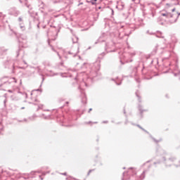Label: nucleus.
Wrapping results in <instances>:
<instances>
[{
	"mask_svg": "<svg viewBox=\"0 0 180 180\" xmlns=\"http://www.w3.org/2000/svg\"><path fill=\"white\" fill-rule=\"evenodd\" d=\"M94 66L96 67V69L94 70H92L90 72V75L89 77H87L86 81H85V79H83V81L86 85V86H88V85L89 84H92L93 81H94V78H95L96 77H98V75H99V70H101V63L100 62H96L94 63Z\"/></svg>",
	"mask_w": 180,
	"mask_h": 180,
	"instance_id": "f257e3e1",
	"label": "nucleus"
},
{
	"mask_svg": "<svg viewBox=\"0 0 180 180\" xmlns=\"http://www.w3.org/2000/svg\"><path fill=\"white\" fill-rule=\"evenodd\" d=\"M3 64L5 68L11 70L12 74H15V70H16V67H15V61L13 60L11 58L7 59L4 62Z\"/></svg>",
	"mask_w": 180,
	"mask_h": 180,
	"instance_id": "f03ea898",
	"label": "nucleus"
},
{
	"mask_svg": "<svg viewBox=\"0 0 180 180\" xmlns=\"http://www.w3.org/2000/svg\"><path fill=\"white\" fill-rule=\"evenodd\" d=\"M163 160L165 161V164L166 167H171L175 162L176 160V158L175 157H170L168 159H165V158H163Z\"/></svg>",
	"mask_w": 180,
	"mask_h": 180,
	"instance_id": "7ed1b4c3",
	"label": "nucleus"
},
{
	"mask_svg": "<svg viewBox=\"0 0 180 180\" xmlns=\"http://www.w3.org/2000/svg\"><path fill=\"white\" fill-rule=\"evenodd\" d=\"M115 46V43L113 41L105 42V51L106 53H113V50H110L112 47Z\"/></svg>",
	"mask_w": 180,
	"mask_h": 180,
	"instance_id": "20e7f679",
	"label": "nucleus"
},
{
	"mask_svg": "<svg viewBox=\"0 0 180 180\" xmlns=\"http://www.w3.org/2000/svg\"><path fill=\"white\" fill-rule=\"evenodd\" d=\"M8 15H11V16L18 17L19 15H20V11H19V10L16 9L15 8H11L8 11Z\"/></svg>",
	"mask_w": 180,
	"mask_h": 180,
	"instance_id": "39448f33",
	"label": "nucleus"
},
{
	"mask_svg": "<svg viewBox=\"0 0 180 180\" xmlns=\"http://www.w3.org/2000/svg\"><path fill=\"white\" fill-rule=\"evenodd\" d=\"M78 89H79L82 96V103L83 105H85L86 103V95L85 94V92H84V90L81 89V86H78Z\"/></svg>",
	"mask_w": 180,
	"mask_h": 180,
	"instance_id": "423d86ee",
	"label": "nucleus"
},
{
	"mask_svg": "<svg viewBox=\"0 0 180 180\" xmlns=\"http://www.w3.org/2000/svg\"><path fill=\"white\" fill-rule=\"evenodd\" d=\"M106 41V34L103 33L101 37L98 39L97 41L95 42V44H98V43H103Z\"/></svg>",
	"mask_w": 180,
	"mask_h": 180,
	"instance_id": "0eeeda50",
	"label": "nucleus"
},
{
	"mask_svg": "<svg viewBox=\"0 0 180 180\" xmlns=\"http://www.w3.org/2000/svg\"><path fill=\"white\" fill-rule=\"evenodd\" d=\"M124 29H123V26L118 30V37L119 39H123L124 36H126V33L124 32Z\"/></svg>",
	"mask_w": 180,
	"mask_h": 180,
	"instance_id": "6e6552de",
	"label": "nucleus"
},
{
	"mask_svg": "<svg viewBox=\"0 0 180 180\" xmlns=\"http://www.w3.org/2000/svg\"><path fill=\"white\" fill-rule=\"evenodd\" d=\"M138 109H139V112L141 113V117H143V112H147V110H143V105H141V104L138 105Z\"/></svg>",
	"mask_w": 180,
	"mask_h": 180,
	"instance_id": "1a4fd4ad",
	"label": "nucleus"
},
{
	"mask_svg": "<svg viewBox=\"0 0 180 180\" xmlns=\"http://www.w3.org/2000/svg\"><path fill=\"white\" fill-rule=\"evenodd\" d=\"M137 75V67H134L132 69L131 77H136Z\"/></svg>",
	"mask_w": 180,
	"mask_h": 180,
	"instance_id": "9d476101",
	"label": "nucleus"
},
{
	"mask_svg": "<svg viewBox=\"0 0 180 180\" xmlns=\"http://www.w3.org/2000/svg\"><path fill=\"white\" fill-rule=\"evenodd\" d=\"M19 26H20V28L21 29V30L22 32L26 30V27L25 26V23L24 22H19Z\"/></svg>",
	"mask_w": 180,
	"mask_h": 180,
	"instance_id": "9b49d317",
	"label": "nucleus"
},
{
	"mask_svg": "<svg viewBox=\"0 0 180 180\" xmlns=\"http://www.w3.org/2000/svg\"><path fill=\"white\" fill-rule=\"evenodd\" d=\"M129 174H130L131 172V174H133L134 175H136V169H134V168L133 167H129V171H128Z\"/></svg>",
	"mask_w": 180,
	"mask_h": 180,
	"instance_id": "f8f14e48",
	"label": "nucleus"
},
{
	"mask_svg": "<svg viewBox=\"0 0 180 180\" xmlns=\"http://www.w3.org/2000/svg\"><path fill=\"white\" fill-rule=\"evenodd\" d=\"M179 15H180V13L178 14V15L176 17L174 20H169V23L171 24L176 23V22L178 20V18H179Z\"/></svg>",
	"mask_w": 180,
	"mask_h": 180,
	"instance_id": "ddd939ff",
	"label": "nucleus"
},
{
	"mask_svg": "<svg viewBox=\"0 0 180 180\" xmlns=\"http://www.w3.org/2000/svg\"><path fill=\"white\" fill-rule=\"evenodd\" d=\"M135 94L138 98V101H139V103H141V96H140V95H139V90H137Z\"/></svg>",
	"mask_w": 180,
	"mask_h": 180,
	"instance_id": "4468645a",
	"label": "nucleus"
},
{
	"mask_svg": "<svg viewBox=\"0 0 180 180\" xmlns=\"http://www.w3.org/2000/svg\"><path fill=\"white\" fill-rule=\"evenodd\" d=\"M48 72L49 73V77H54V75H58V73H53L52 70H48Z\"/></svg>",
	"mask_w": 180,
	"mask_h": 180,
	"instance_id": "2eb2a0df",
	"label": "nucleus"
},
{
	"mask_svg": "<svg viewBox=\"0 0 180 180\" xmlns=\"http://www.w3.org/2000/svg\"><path fill=\"white\" fill-rule=\"evenodd\" d=\"M150 139H152V140H153V141H155V143H160V141H162V139H159V140H157L155 139V138L153 137V136L150 135Z\"/></svg>",
	"mask_w": 180,
	"mask_h": 180,
	"instance_id": "dca6fc26",
	"label": "nucleus"
},
{
	"mask_svg": "<svg viewBox=\"0 0 180 180\" xmlns=\"http://www.w3.org/2000/svg\"><path fill=\"white\" fill-rule=\"evenodd\" d=\"M137 127L141 129V130H143V131H144L147 134H150V133L147 130H146L144 128L141 127V126H140L139 124H137Z\"/></svg>",
	"mask_w": 180,
	"mask_h": 180,
	"instance_id": "f3484780",
	"label": "nucleus"
},
{
	"mask_svg": "<svg viewBox=\"0 0 180 180\" xmlns=\"http://www.w3.org/2000/svg\"><path fill=\"white\" fill-rule=\"evenodd\" d=\"M158 50V46H155V48L153 49V51H152V54L154 56V54L157 53V51Z\"/></svg>",
	"mask_w": 180,
	"mask_h": 180,
	"instance_id": "a211bd4d",
	"label": "nucleus"
},
{
	"mask_svg": "<svg viewBox=\"0 0 180 180\" xmlns=\"http://www.w3.org/2000/svg\"><path fill=\"white\" fill-rule=\"evenodd\" d=\"M112 81H115L117 85H122V80H119V79L115 80V79H112Z\"/></svg>",
	"mask_w": 180,
	"mask_h": 180,
	"instance_id": "6ab92c4d",
	"label": "nucleus"
},
{
	"mask_svg": "<svg viewBox=\"0 0 180 180\" xmlns=\"http://www.w3.org/2000/svg\"><path fill=\"white\" fill-rule=\"evenodd\" d=\"M37 172H39L40 174V172L32 171L30 174H28V176H33V175H35Z\"/></svg>",
	"mask_w": 180,
	"mask_h": 180,
	"instance_id": "aec40b11",
	"label": "nucleus"
},
{
	"mask_svg": "<svg viewBox=\"0 0 180 180\" xmlns=\"http://www.w3.org/2000/svg\"><path fill=\"white\" fill-rule=\"evenodd\" d=\"M87 4H91V5H96V2L95 1V0H90L88 1L86 0Z\"/></svg>",
	"mask_w": 180,
	"mask_h": 180,
	"instance_id": "412c9836",
	"label": "nucleus"
},
{
	"mask_svg": "<svg viewBox=\"0 0 180 180\" xmlns=\"http://www.w3.org/2000/svg\"><path fill=\"white\" fill-rule=\"evenodd\" d=\"M167 19H171L172 18H174V14H172L170 13H167V15L166 17Z\"/></svg>",
	"mask_w": 180,
	"mask_h": 180,
	"instance_id": "4be33fe9",
	"label": "nucleus"
},
{
	"mask_svg": "<svg viewBox=\"0 0 180 180\" xmlns=\"http://www.w3.org/2000/svg\"><path fill=\"white\" fill-rule=\"evenodd\" d=\"M27 8L28 9H30V10L28 11V13H32V9H33V7H32V5H31V4H29V5L27 6Z\"/></svg>",
	"mask_w": 180,
	"mask_h": 180,
	"instance_id": "5701e85b",
	"label": "nucleus"
},
{
	"mask_svg": "<svg viewBox=\"0 0 180 180\" xmlns=\"http://www.w3.org/2000/svg\"><path fill=\"white\" fill-rule=\"evenodd\" d=\"M158 34H160V35L157 34L156 37H158L159 39H164V36H162V32H158Z\"/></svg>",
	"mask_w": 180,
	"mask_h": 180,
	"instance_id": "b1692460",
	"label": "nucleus"
},
{
	"mask_svg": "<svg viewBox=\"0 0 180 180\" xmlns=\"http://www.w3.org/2000/svg\"><path fill=\"white\" fill-rule=\"evenodd\" d=\"M78 37H75L74 38H72V43L75 44V43H78Z\"/></svg>",
	"mask_w": 180,
	"mask_h": 180,
	"instance_id": "393cba45",
	"label": "nucleus"
},
{
	"mask_svg": "<svg viewBox=\"0 0 180 180\" xmlns=\"http://www.w3.org/2000/svg\"><path fill=\"white\" fill-rule=\"evenodd\" d=\"M68 54H70V56H72V57H76V56H77V54L78 53V52L72 53V52H71V51H68Z\"/></svg>",
	"mask_w": 180,
	"mask_h": 180,
	"instance_id": "a878e982",
	"label": "nucleus"
},
{
	"mask_svg": "<svg viewBox=\"0 0 180 180\" xmlns=\"http://www.w3.org/2000/svg\"><path fill=\"white\" fill-rule=\"evenodd\" d=\"M146 171H143V173L140 175L139 178L140 179H143V178L146 177Z\"/></svg>",
	"mask_w": 180,
	"mask_h": 180,
	"instance_id": "bb28decb",
	"label": "nucleus"
},
{
	"mask_svg": "<svg viewBox=\"0 0 180 180\" xmlns=\"http://www.w3.org/2000/svg\"><path fill=\"white\" fill-rule=\"evenodd\" d=\"M96 123H98V122H92L91 121H89L88 122H84V124H96Z\"/></svg>",
	"mask_w": 180,
	"mask_h": 180,
	"instance_id": "cd10ccee",
	"label": "nucleus"
},
{
	"mask_svg": "<svg viewBox=\"0 0 180 180\" xmlns=\"http://www.w3.org/2000/svg\"><path fill=\"white\" fill-rule=\"evenodd\" d=\"M147 69H146V68H143V69H142V74H143V75H147Z\"/></svg>",
	"mask_w": 180,
	"mask_h": 180,
	"instance_id": "c85d7f7f",
	"label": "nucleus"
},
{
	"mask_svg": "<svg viewBox=\"0 0 180 180\" xmlns=\"http://www.w3.org/2000/svg\"><path fill=\"white\" fill-rule=\"evenodd\" d=\"M18 22H19V23H23V18L22 17H19Z\"/></svg>",
	"mask_w": 180,
	"mask_h": 180,
	"instance_id": "c756f323",
	"label": "nucleus"
},
{
	"mask_svg": "<svg viewBox=\"0 0 180 180\" xmlns=\"http://www.w3.org/2000/svg\"><path fill=\"white\" fill-rule=\"evenodd\" d=\"M61 2V0H53V4H60Z\"/></svg>",
	"mask_w": 180,
	"mask_h": 180,
	"instance_id": "7c9ffc66",
	"label": "nucleus"
},
{
	"mask_svg": "<svg viewBox=\"0 0 180 180\" xmlns=\"http://www.w3.org/2000/svg\"><path fill=\"white\" fill-rule=\"evenodd\" d=\"M20 48H19L17 51H16V57H19V53L20 52Z\"/></svg>",
	"mask_w": 180,
	"mask_h": 180,
	"instance_id": "2f4dec72",
	"label": "nucleus"
},
{
	"mask_svg": "<svg viewBox=\"0 0 180 180\" xmlns=\"http://www.w3.org/2000/svg\"><path fill=\"white\" fill-rule=\"evenodd\" d=\"M48 44H49V46H50V47H51V49L53 50V51L56 52V51L54 50V47H53V46L50 45V41H48Z\"/></svg>",
	"mask_w": 180,
	"mask_h": 180,
	"instance_id": "473e14b6",
	"label": "nucleus"
},
{
	"mask_svg": "<svg viewBox=\"0 0 180 180\" xmlns=\"http://www.w3.org/2000/svg\"><path fill=\"white\" fill-rule=\"evenodd\" d=\"M167 14H168V12H167V13H162V16H165V18H167Z\"/></svg>",
	"mask_w": 180,
	"mask_h": 180,
	"instance_id": "72a5a7b5",
	"label": "nucleus"
},
{
	"mask_svg": "<svg viewBox=\"0 0 180 180\" xmlns=\"http://www.w3.org/2000/svg\"><path fill=\"white\" fill-rule=\"evenodd\" d=\"M93 171H95V169H90L87 175L89 176V174H91V172H92Z\"/></svg>",
	"mask_w": 180,
	"mask_h": 180,
	"instance_id": "f704fd0d",
	"label": "nucleus"
},
{
	"mask_svg": "<svg viewBox=\"0 0 180 180\" xmlns=\"http://www.w3.org/2000/svg\"><path fill=\"white\" fill-rule=\"evenodd\" d=\"M174 77H176L177 75H180V70H179L178 73L174 74Z\"/></svg>",
	"mask_w": 180,
	"mask_h": 180,
	"instance_id": "c9c22d12",
	"label": "nucleus"
},
{
	"mask_svg": "<svg viewBox=\"0 0 180 180\" xmlns=\"http://www.w3.org/2000/svg\"><path fill=\"white\" fill-rule=\"evenodd\" d=\"M25 5L27 7V6H29V5H30V4H29V2H28L27 1H25Z\"/></svg>",
	"mask_w": 180,
	"mask_h": 180,
	"instance_id": "e433bc0d",
	"label": "nucleus"
},
{
	"mask_svg": "<svg viewBox=\"0 0 180 180\" xmlns=\"http://www.w3.org/2000/svg\"><path fill=\"white\" fill-rule=\"evenodd\" d=\"M157 164H161V162L158 161L154 162V165H157Z\"/></svg>",
	"mask_w": 180,
	"mask_h": 180,
	"instance_id": "4c0bfd02",
	"label": "nucleus"
},
{
	"mask_svg": "<svg viewBox=\"0 0 180 180\" xmlns=\"http://www.w3.org/2000/svg\"><path fill=\"white\" fill-rule=\"evenodd\" d=\"M130 54H131V57H133V56H136V52L131 53Z\"/></svg>",
	"mask_w": 180,
	"mask_h": 180,
	"instance_id": "58836bf2",
	"label": "nucleus"
},
{
	"mask_svg": "<svg viewBox=\"0 0 180 180\" xmlns=\"http://www.w3.org/2000/svg\"><path fill=\"white\" fill-rule=\"evenodd\" d=\"M17 68H20V70H25V67H17Z\"/></svg>",
	"mask_w": 180,
	"mask_h": 180,
	"instance_id": "ea45409f",
	"label": "nucleus"
},
{
	"mask_svg": "<svg viewBox=\"0 0 180 180\" xmlns=\"http://www.w3.org/2000/svg\"><path fill=\"white\" fill-rule=\"evenodd\" d=\"M106 55V53H105V52H103V53H101V56H103V57L104 56H105Z\"/></svg>",
	"mask_w": 180,
	"mask_h": 180,
	"instance_id": "a19ab883",
	"label": "nucleus"
},
{
	"mask_svg": "<svg viewBox=\"0 0 180 180\" xmlns=\"http://www.w3.org/2000/svg\"><path fill=\"white\" fill-rule=\"evenodd\" d=\"M4 106H6V99H5V100L4 101Z\"/></svg>",
	"mask_w": 180,
	"mask_h": 180,
	"instance_id": "79ce46f5",
	"label": "nucleus"
},
{
	"mask_svg": "<svg viewBox=\"0 0 180 180\" xmlns=\"http://www.w3.org/2000/svg\"><path fill=\"white\" fill-rule=\"evenodd\" d=\"M91 112H92V108H89L88 113H91Z\"/></svg>",
	"mask_w": 180,
	"mask_h": 180,
	"instance_id": "37998d69",
	"label": "nucleus"
},
{
	"mask_svg": "<svg viewBox=\"0 0 180 180\" xmlns=\"http://www.w3.org/2000/svg\"><path fill=\"white\" fill-rule=\"evenodd\" d=\"M127 123H129V120H126L124 124H127Z\"/></svg>",
	"mask_w": 180,
	"mask_h": 180,
	"instance_id": "c03bdc74",
	"label": "nucleus"
},
{
	"mask_svg": "<svg viewBox=\"0 0 180 180\" xmlns=\"http://www.w3.org/2000/svg\"><path fill=\"white\" fill-rule=\"evenodd\" d=\"M61 175H67V172L61 173Z\"/></svg>",
	"mask_w": 180,
	"mask_h": 180,
	"instance_id": "a18cd8bd",
	"label": "nucleus"
},
{
	"mask_svg": "<svg viewBox=\"0 0 180 180\" xmlns=\"http://www.w3.org/2000/svg\"><path fill=\"white\" fill-rule=\"evenodd\" d=\"M124 115H126V108H124Z\"/></svg>",
	"mask_w": 180,
	"mask_h": 180,
	"instance_id": "49530a36",
	"label": "nucleus"
},
{
	"mask_svg": "<svg viewBox=\"0 0 180 180\" xmlns=\"http://www.w3.org/2000/svg\"><path fill=\"white\" fill-rule=\"evenodd\" d=\"M79 5H84V3H79V4H78V6H79Z\"/></svg>",
	"mask_w": 180,
	"mask_h": 180,
	"instance_id": "de8ad7c7",
	"label": "nucleus"
},
{
	"mask_svg": "<svg viewBox=\"0 0 180 180\" xmlns=\"http://www.w3.org/2000/svg\"><path fill=\"white\" fill-rule=\"evenodd\" d=\"M59 32H60V29L58 30L56 34H58Z\"/></svg>",
	"mask_w": 180,
	"mask_h": 180,
	"instance_id": "09e8293b",
	"label": "nucleus"
},
{
	"mask_svg": "<svg viewBox=\"0 0 180 180\" xmlns=\"http://www.w3.org/2000/svg\"><path fill=\"white\" fill-rule=\"evenodd\" d=\"M37 91H39V92H41V89H38Z\"/></svg>",
	"mask_w": 180,
	"mask_h": 180,
	"instance_id": "8fccbe9b",
	"label": "nucleus"
},
{
	"mask_svg": "<svg viewBox=\"0 0 180 180\" xmlns=\"http://www.w3.org/2000/svg\"><path fill=\"white\" fill-rule=\"evenodd\" d=\"M57 54H58V57H59L60 58H61V56H60V53H58V52H57Z\"/></svg>",
	"mask_w": 180,
	"mask_h": 180,
	"instance_id": "3c124183",
	"label": "nucleus"
},
{
	"mask_svg": "<svg viewBox=\"0 0 180 180\" xmlns=\"http://www.w3.org/2000/svg\"><path fill=\"white\" fill-rule=\"evenodd\" d=\"M108 121H103V123H108Z\"/></svg>",
	"mask_w": 180,
	"mask_h": 180,
	"instance_id": "603ef678",
	"label": "nucleus"
},
{
	"mask_svg": "<svg viewBox=\"0 0 180 180\" xmlns=\"http://www.w3.org/2000/svg\"><path fill=\"white\" fill-rule=\"evenodd\" d=\"M136 82H140V80H139L138 79H136Z\"/></svg>",
	"mask_w": 180,
	"mask_h": 180,
	"instance_id": "864d4df0",
	"label": "nucleus"
},
{
	"mask_svg": "<svg viewBox=\"0 0 180 180\" xmlns=\"http://www.w3.org/2000/svg\"><path fill=\"white\" fill-rule=\"evenodd\" d=\"M172 12H175V8H173V9L172 10Z\"/></svg>",
	"mask_w": 180,
	"mask_h": 180,
	"instance_id": "5fc2aeb1",
	"label": "nucleus"
},
{
	"mask_svg": "<svg viewBox=\"0 0 180 180\" xmlns=\"http://www.w3.org/2000/svg\"><path fill=\"white\" fill-rule=\"evenodd\" d=\"M23 122H27V120L24 119V120H23Z\"/></svg>",
	"mask_w": 180,
	"mask_h": 180,
	"instance_id": "6e6d98bb",
	"label": "nucleus"
},
{
	"mask_svg": "<svg viewBox=\"0 0 180 180\" xmlns=\"http://www.w3.org/2000/svg\"><path fill=\"white\" fill-rule=\"evenodd\" d=\"M111 11H112V15H113L114 13L113 9H111Z\"/></svg>",
	"mask_w": 180,
	"mask_h": 180,
	"instance_id": "4d7b16f0",
	"label": "nucleus"
},
{
	"mask_svg": "<svg viewBox=\"0 0 180 180\" xmlns=\"http://www.w3.org/2000/svg\"><path fill=\"white\" fill-rule=\"evenodd\" d=\"M120 63H121V64H124V63H123V61H122V60H120Z\"/></svg>",
	"mask_w": 180,
	"mask_h": 180,
	"instance_id": "13d9d810",
	"label": "nucleus"
},
{
	"mask_svg": "<svg viewBox=\"0 0 180 180\" xmlns=\"http://www.w3.org/2000/svg\"><path fill=\"white\" fill-rule=\"evenodd\" d=\"M98 9H102V7L99 6V7L98 8Z\"/></svg>",
	"mask_w": 180,
	"mask_h": 180,
	"instance_id": "bf43d9fd",
	"label": "nucleus"
},
{
	"mask_svg": "<svg viewBox=\"0 0 180 180\" xmlns=\"http://www.w3.org/2000/svg\"><path fill=\"white\" fill-rule=\"evenodd\" d=\"M146 33H147V34H148V33H150V31L148 30V31L146 32Z\"/></svg>",
	"mask_w": 180,
	"mask_h": 180,
	"instance_id": "052dcab7",
	"label": "nucleus"
},
{
	"mask_svg": "<svg viewBox=\"0 0 180 180\" xmlns=\"http://www.w3.org/2000/svg\"><path fill=\"white\" fill-rule=\"evenodd\" d=\"M7 51V50L6 49H4V52L5 53V52H6Z\"/></svg>",
	"mask_w": 180,
	"mask_h": 180,
	"instance_id": "680f3d73",
	"label": "nucleus"
},
{
	"mask_svg": "<svg viewBox=\"0 0 180 180\" xmlns=\"http://www.w3.org/2000/svg\"><path fill=\"white\" fill-rule=\"evenodd\" d=\"M32 119H33V117H30V118H29L30 120H32Z\"/></svg>",
	"mask_w": 180,
	"mask_h": 180,
	"instance_id": "e2e57ef3",
	"label": "nucleus"
},
{
	"mask_svg": "<svg viewBox=\"0 0 180 180\" xmlns=\"http://www.w3.org/2000/svg\"><path fill=\"white\" fill-rule=\"evenodd\" d=\"M43 81H44V77H42V82H43Z\"/></svg>",
	"mask_w": 180,
	"mask_h": 180,
	"instance_id": "0e129e2a",
	"label": "nucleus"
},
{
	"mask_svg": "<svg viewBox=\"0 0 180 180\" xmlns=\"http://www.w3.org/2000/svg\"><path fill=\"white\" fill-rule=\"evenodd\" d=\"M19 1V2H20V4H22V0H18Z\"/></svg>",
	"mask_w": 180,
	"mask_h": 180,
	"instance_id": "69168bd1",
	"label": "nucleus"
},
{
	"mask_svg": "<svg viewBox=\"0 0 180 180\" xmlns=\"http://www.w3.org/2000/svg\"><path fill=\"white\" fill-rule=\"evenodd\" d=\"M48 65L50 66V63H48Z\"/></svg>",
	"mask_w": 180,
	"mask_h": 180,
	"instance_id": "338daca9",
	"label": "nucleus"
},
{
	"mask_svg": "<svg viewBox=\"0 0 180 180\" xmlns=\"http://www.w3.org/2000/svg\"><path fill=\"white\" fill-rule=\"evenodd\" d=\"M21 109H25V107L21 108Z\"/></svg>",
	"mask_w": 180,
	"mask_h": 180,
	"instance_id": "774afa93",
	"label": "nucleus"
}]
</instances>
